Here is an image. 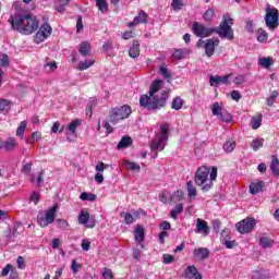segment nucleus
<instances>
[{
    "mask_svg": "<svg viewBox=\"0 0 279 279\" xmlns=\"http://www.w3.org/2000/svg\"><path fill=\"white\" fill-rule=\"evenodd\" d=\"M132 114V108L130 106L124 105L120 108H114L111 110L109 114V123L117 125L119 121H123V119H128Z\"/></svg>",
    "mask_w": 279,
    "mask_h": 279,
    "instance_id": "obj_6",
    "label": "nucleus"
},
{
    "mask_svg": "<svg viewBox=\"0 0 279 279\" xmlns=\"http://www.w3.org/2000/svg\"><path fill=\"white\" fill-rule=\"evenodd\" d=\"M172 9L175 10V12H178L179 10H182V8L184 7V3L182 2V0H172Z\"/></svg>",
    "mask_w": 279,
    "mask_h": 279,
    "instance_id": "obj_50",
    "label": "nucleus"
},
{
    "mask_svg": "<svg viewBox=\"0 0 279 279\" xmlns=\"http://www.w3.org/2000/svg\"><path fill=\"white\" fill-rule=\"evenodd\" d=\"M81 247L84 252H88V250H90V241L83 239Z\"/></svg>",
    "mask_w": 279,
    "mask_h": 279,
    "instance_id": "obj_55",
    "label": "nucleus"
},
{
    "mask_svg": "<svg viewBox=\"0 0 279 279\" xmlns=\"http://www.w3.org/2000/svg\"><path fill=\"white\" fill-rule=\"evenodd\" d=\"M101 14H108V0H95Z\"/></svg>",
    "mask_w": 279,
    "mask_h": 279,
    "instance_id": "obj_33",
    "label": "nucleus"
},
{
    "mask_svg": "<svg viewBox=\"0 0 279 279\" xmlns=\"http://www.w3.org/2000/svg\"><path fill=\"white\" fill-rule=\"evenodd\" d=\"M221 242L227 250H233V247H236V241L230 240V232L226 229L221 231Z\"/></svg>",
    "mask_w": 279,
    "mask_h": 279,
    "instance_id": "obj_13",
    "label": "nucleus"
},
{
    "mask_svg": "<svg viewBox=\"0 0 279 279\" xmlns=\"http://www.w3.org/2000/svg\"><path fill=\"white\" fill-rule=\"evenodd\" d=\"M217 181V167H206L202 166L197 169L194 182L196 186H199L201 191L204 193H208L213 186H215V182Z\"/></svg>",
    "mask_w": 279,
    "mask_h": 279,
    "instance_id": "obj_3",
    "label": "nucleus"
},
{
    "mask_svg": "<svg viewBox=\"0 0 279 279\" xmlns=\"http://www.w3.org/2000/svg\"><path fill=\"white\" fill-rule=\"evenodd\" d=\"M106 169H108V166H106V163H104V161L98 162V165L96 166V171L98 173H104V171H106Z\"/></svg>",
    "mask_w": 279,
    "mask_h": 279,
    "instance_id": "obj_54",
    "label": "nucleus"
},
{
    "mask_svg": "<svg viewBox=\"0 0 279 279\" xmlns=\"http://www.w3.org/2000/svg\"><path fill=\"white\" fill-rule=\"evenodd\" d=\"M192 31L197 38H208V36L215 34V28L206 27L203 24H199V22L193 24Z\"/></svg>",
    "mask_w": 279,
    "mask_h": 279,
    "instance_id": "obj_10",
    "label": "nucleus"
},
{
    "mask_svg": "<svg viewBox=\"0 0 279 279\" xmlns=\"http://www.w3.org/2000/svg\"><path fill=\"white\" fill-rule=\"evenodd\" d=\"M102 277L105 279H113L114 277L112 276V270L105 268L104 272H102Z\"/></svg>",
    "mask_w": 279,
    "mask_h": 279,
    "instance_id": "obj_62",
    "label": "nucleus"
},
{
    "mask_svg": "<svg viewBox=\"0 0 279 279\" xmlns=\"http://www.w3.org/2000/svg\"><path fill=\"white\" fill-rule=\"evenodd\" d=\"M215 47H219V38L207 39L205 44V53L208 58L215 53Z\"/></svg>",
    "mask_w": 279,
    "mask_h": 279,
    "instance_id": "obj_14",
    "label": "nucleus"
},
{
    "mask_svg": "<svg viewBox=\"0 0 279 279\" xmlns=\"http://www.w3.org/2000/svg\"><path fill=\"white\" fill-rule=\"evenodd\" d=\"M263 143H264L263 138L253 140L251 142V147L254 151H258L260 147H263Z\"/></svg>",
    "mask_w": 279,
    "mask_h": 279,
    "instance_id": "obj_41",
    "label": "nucleus"
},
{
    "mask_svg": "<svg viewBox=\"0 0 279 279\" xmlns=\"http://www.w3.org/2000/svg\"><path fill=\"white\" fill-rule=\"evenodd\" d=\"M78 223L81 226H86V228H95V217H90V214H88V211L82 210L78 215Z\"/></svg>",
    "mask_w": 279,
    "mask_h": 279,
    "instance_id": "obj_11",
    "label": "nucleus"
},
{
    "mask_svg": "<svg viewBox=\"0 0 279 279\" xmlns=\"http://www.w3.org/2000/svg\"><path fill=\"white\" fill-rule=\"evenodd\" d=\"M58 213V205H53L48 210H46V214H39L37 216V223L40 226V228H47V226H50V223H53L56 221V215Z\"/></svg>",
    "mask_w": 279,
    "mask_h": 279,
    "instance_id": "obj_7",
    "label": "nucleus"
},
{
    "mask_svg": "<svg viewBox=\"0 0 279 279\" xmlns=\"http://www.w3.org/2000/svg\"><path fill=\"white\" fill-rule=\"evenodd\" d=\"M10 271H12V264H8L1 271V276L5 277L8 276V274H10Z\"/></svg>",
    "mask_w": 279,
    "mask_h": 279,
    "instance_id": "obj_63",
    "label": "nucleus"
},
{
    "mask_svg": "<svg viewBox=\"0 0 279 279\" xmlns=\"http://www.w3.org/2000/svg\"><path fill=\"white\" fill-rule=\"evenodd\" d=\"M167 141H169V125L162 124L160 126V133L153 140L150 148L153 151H162L167 147Z\"/></svg>",
    "mask_w": 279,
    "mask_h": 279,
    "instance_id": "obj_5",
    "label": "nucleus"
},
{
    "mask_svg": "<svg viewBox=\"0 0 279 279\" xmlns=\"http://www.w3.org/2000/svg\"><path fill=\"white\" fill-rule=\"evenodd\" d=\"M10 66V58L7 54H3L2 58L0 59V86L2 84L1 77L3 76V70L2 68H8Z\"/></svg>",
    "mask_w": 279,
    "mask_h": 279,
    "instance_id": "obj_27",
    "label": "nucleus"
},
{
    "mask_svg": "<svg viewBox=\"0 0 279 279\" xmlns=\"http://www.w3.org/2000/svg\"><path fill=\"white\" fill-rule=\"evenodd\" d=\"M209 84H210V86H220V84H230V75L210 76L209 77Z\"/></svg>",
    "mask_w": 279,
    "mask_h": 279,
    "instance_id": "obj_16",
    "label": "nucleus"
},
{
    "mask_svg": "<svg viewBox=\"0 0 279 279\" xmlns=\"http://www.w3.org/2000/svg\"><path fill=\"white\" fill-rule=\"evenodd\" d=\"M11 27L24 36H29L40 27L38 19L34 14H15L9 19Z\"/></svg>",
    "mask_w": 279,
    "mask_h": 279,
    "instance_id": "obj_2",
    "label": "nucleus"
},
{
    "mask_svg": "<svg viewBox=\"0 0 279 279\" xmlns=\"http://www.w3.org/2000/svg\"><path fill=\"white\" fill-rule=\"evenodd\" d=\"M132 145V137L124 136L117 145V149H125V147H130Z\"/></svg>",
    "mask_w": 279,
    "mask_h": 279,
    "instance_id": "obj_30",
    "label": "nucleus"
},
{
    "mask_svg": "<svg viewBox=\"0 0 279 279\" xmlns=\"http://www.w3.org/2000/svg\"><path fill=\"white\" fill-rule=\"evenodd\" d=\"M78 53H81L83 58H86V56L90 53V43L82 41L78 46Z\"/></svg>",
    "mask_w": 279,
    "mask_h": 279,
    "instance_id": "obj_23",
    "label": "nucleus"
},
{
    "mask_svg": "<svg viewBox=\"0 0 279 279\" xmlns=\"http://www.w3.org/2000/svg\"><path fill=\"white\" fill-rule=\"evenodd\" d=\"M124 167H126V169H130V171H141V166L136 162H131L128 160L123 161Z\"/></svg>",
    "mask_w": 279,
    "mask_h": 279,
    "instance_id": "obj_37",
    "label": "nucleus"
},
{
    "mask_svg": "<svg viewBox=\"0 0 279 279\" xmlns=\"http://www.w3.org/2000/svg\"><path fill=\"white\" fill-rule=\"evenodd\" d=\"M80 123V120H73L71 123L68 124V130L72 132V134H75V130H77Z\"/></svg>",
    "mask_w": 279,
    "mask_h": 279,
    "instance_id": "obj_49",
    "label": "nucleus"
},
{
    "mask_svg": "<svg viewBox=\"0 0 279 279\" xmlns=\"http://www.w3.org/2000/svg\"><path fill=\"white\" fill-rule=\"evenodd\" d=\"M12 102L8 99L0 98V112L8 110Z\"/></svg>",
    "mask_w": 279,
    "mask_h": 279,
    "instance_id": "obj_44",
    "label": "nucleus"
},
{
    "mask_svg": "<svg viewBox=\"0 0 279 279\" xmlns=\"http://www.w3.org/2000/svg\"><path fill=\"white\" fill-rule=\"evenodd\" d=\"M189 53V49H178L174 51L173 58H175L177 60H184V58H186Z\"/></svg>",
    "mask_w": 279,
    "mask_h": 279,
    "instance_id": "obj_36",
    "label": "nucleus"
},
{
    "mask_svg": "<svg viewBox=\"0 0 279 279\" xmlns=\"http://www.w3.org/2000/svg\"><path fill=\"white\" fill-rule=\"evenodd\" d=\"M134 235H135V241L140 243V245H142L143 247V241H145V229H143V227L141 226H137L135 229Z\"/></svg>",
    "mask_w": 279,
    "mask_h": 279,
    "instance_id": "obj_22",
    "label": "nucleus"
},
{
    "mask_svg": "<svg viewBox=\"0 0 279 279\" xmlns=\"http://www.w3.org/2000/svg\"><path fill=\"white\" fill-rule=\"evenodd\" d=\"M194 256L195 258H198V260H206V258L210 256V251H208L206 247L195 248Z\"/></svg>",
    "mask_w": 279,
    "mask_h": 279,
    "instance_id": "obj_19",
    "label": "nucleus"
},
{
    "mask_svg": "<svg viewBox=\"0 0 279 279\" xmlns=\"http://www.w3.org/2000/svg\"><path fill=\"white\" fill-rule=\"evenodd\" d=\"M203 19L206 23H210V21H213V19H215V9H208L204 15Z\"/></svg>",
    "mask_w": 279,
    "mask_h": 279,
    "instance_id": "obj_42",
    "label": "nucleus"
},
{
    "mask_svg": "<svg viewBox=\"0 0 279 279\" xmlns=\"http://www.w3.org/2000/svg\"><path fill=\"white\" fill-rule=\"evenodd\" d=\"M130 58H138L141 56V49L140 45L136 43L133 44V46L129 50Z\"/></svg>",
    "mask_w": 279,
    "mask_h": 279,
    "instance_id": "obj_34",
    "label": "nucleus"
},
{
    "mask_svg": "<svg viewBox=\"0 0 279 279\" xmlns=\"http://www.w3.org/2000/svg\"><path fill=\"white\" fill-rule=\"evenodd\" d=\"M265 23H266V26L270 28L272 32L278 27L279 25L278 9L269 8V7L266 8Z\"/></svg>",
    "mask_w": 279,
    "mask_h": 279,
    "instance_id": "obj_8",
    "label": "nucleus"
},
{
    "mask_svg": "<svg viewBox=\"0 0 279 279\" xmlns=\"http://www.w3.org/2000/svg\"><path fill=\"white\" fill-rule=\"evenodd\" d=\"M259 66L263 69H269V66H274V58L271 57H264L258 59Z\"/></svg>",
    "mask_w": 279,
    "mask_h": 279,
    "instance_id": "obj_26",
    "label": "nucleus"
},
{
    "mask_svg": "<svg viewBox=\"0 0 279 279\" xmlns=\"http://www.w3.org/2000/svg\"><path fill=\"white\" fill-rule=\"evenodd\" d=\"M17 269H25V258L23 256L17 257Z\"/></svg>",
    "mask_w": 279,
    "mask_h": 279,
    "instance_id": "obj_58",
    "label": "nucleus"
},
{
    "mask_svg": "<svg viewBox=\"0 0 279 279\" xmlns=\"http://www.w3.org/2000/svg\"><path fill=\"white\" fill-rule=\"evenodd\" d=\"M51 26L49 24H44L37 32L36 39L38 40V38H41L40 40H45V38H49V36H51Z\"/></svg>",
    "mask_w": 279,
    "mask_h": 279,
    "instance_id": "obj_15",
    "label": "nucleus"
},
{
    "mask_svg": "<svg viewBox=\"0 0 279 279\" xmlns=\"http://www.w3.org/2000/svg\"><path fill=\"white\" fill-rule=\"evenodd\" d=\"M95 106H97V98H90L88 106H87V113L92 112L93 108H95Z\"/></svg>",
    "mask_w": 279,
    "mask_h": 279,
    "instance_id": "obj_56",
    "label": "nucleus"
},
{
    "mask_svg": "<svg viewBox=\"0 0 279 279\" xmlns=\"http://www.w3.org/2000/svg\"><path fill=\"white\" fill-rule=\"evenodd\" d=\"M235 147H236V142L227 141L223 145V150L230 154V153L234 151Z\"/></svg>",
    "mask_w": 279,
    "mask_h": 279,
    "instance_id": "obj_40",
    "label": "nucleus"
},
{
    "mask_svg": "<svg viewBox=\"0 0 279 279\" xmlns=\"http://www.w3.org/2000/svg\"><path fill=\"white\" fill-rule=\"evenodd\" d=\"M267 38H269V35L267 34V32H265V29H263V28H259L257 31L258 43H267Z\"/></svg>",
    "mask_w": 279,
    "mask_h": 279,
    "instance_id": "obj_39",
    "label": "nucleus"
},
{
    "mask_svg": "<svg viewBox=\"0 0 279 279\" xmlns=\"http://www.w3.org/2000/svg\"><path fill=\"white\" fill-rule=\"evenodd\" d=\"M182 106H184V100L180 97H174L171 104L172 110H182Z\"/></svg>",
    "mask_w": 279,
    "mask_h": 279,
    "instance_id": "obj_35",
    "label": "nucleus"
},
{
    "mask_svg": "<svg viewBox=\"0 0 279 279\" xmlns=\"http://www.w3.org/2000/svg\"><path fill=\"white\" fill-rule=\"evenodd\" d=\"M141 256H143V251L140 248H133V258H135V260H140Z\"/></svg>",
    "mask_w": 279,
    "mask_h": 279,
    "instance_id": "obj_59",
    "label": "nucleus"
},
{
    "mask_svg": "<svg viewBox=\"0 0 279 279\" xmlns=\"http://www.w3.org/2000/svg\"><path fill=\"white\" fill-rule=\"evenodd\" d=\"M173 260H174L173 255H170V254H165L163 255L165 265H171V263H173Z\"/></svg>",
    "mask_w": 279,
    "mask_h": 279,
    "instance_id": "obj_57",
    "label": "nucleus"
},
{
    "mask_svg": "<svg viewBox=\"0 0 279 279\" xmlns=\"http://www.w3.org/2000/svg\"><path fill=\"white\" fill-rule=\"evenodd\" d=\"M218 119H220V121H223L225 123H230L232 121V114L227 111H222Z\"/></svg>",
    "mask_w": 279,
    "mask_h": 279,
    "instance_id": "obj_48",
    "label": "nucleus"
},
{
    "mask_svg": "<svg viewBox=\"0 0 279 279\" xmlns=\"http://www.w3.org/2000/svg\"><path fill=\"white\" fill-rule=\"evenodd\" d=\"M32 172V163H24L22 167V173H31Z\"/></svg>",
    "mask_w": 279,
    "mask_h": 279,
    "instance_id": "obj_64",
    "label": "nucleus"
},
{
    "mask_svg": "<svg viewBox=\"0 0 279 279\" xmlns=\"http://www.w3.org/2000/svg\"><path fill=\"white\" fill-rule=\"evenodd\" d=\"M80 199H82L83 202H95V199H97V195L83 192L80 196Z\"/></svg>",
    "mask_w": 279,
    "mask_h": 279,
    "instance_id": "obj_38",
    "label": "nucleus"
},
{
    "mask_svg": "<svg viewBox=\"0 0 279 279\" xmlns=\"http://www.w3.org/2000/svg\"><path fill=\"white\" fill-rule=\"evenodd\" d=\"M223 102H214L211 105V114H214V117H220V114L223 113Z\"/></svg>",
    "mask_w": 279,
    "mask_h": 279,
    "instance_id": "obj_24",
    "label": "nucleus"
},
{
    "mask_svg": "<svg viewBox=\"0 0 279 279\" xmlns=\"http://www.w3.org/2000/svg\"><path fill=\"white\" fill-rule=\"evenodd\" d=\"M27 130V121H22L16 130V136H23Z\"/></svg>",
    "mask_w": 279,
    "mask_h": 279,
    "instance_id": "obj_47",
    "label": "nucleus"
},
{
    "mask_svg": "<svg viewBox=\"0 0 279 279\" xmlns=\"http://www.w3.org/2000/svg\"><path fill=\"white\" fill-rule=\"evenodd\" d=\"M51 132L53 134H56L58 132L62 133V132H64V126L60 128V122H54L52 128H51Z\"/></svg>",
    "mask_w": 279,
    "mask_h": 279,
    "instance_id": "obj_51",
    "label": "nucleus"
},
{
    "mask_svg": "<svg viewBox=\"0 0 279 279\" xmlns=\"http://www.w3.org/2000/svg\"><path fill=\"white\" fill-rule=\"evenodd\" d=\"M263 189H265V181L253 182L248 186L251 195H256L263 192Z\"/></svg>",
    "mask_w": 279,
    "mask_h": 279,
    "instance_id": "obj_18",
    "label": "nucleus"
},
{
    "mask_svg": "<svg viewBox=\"0 0 279 279\" xmlns=\"http://www.w3.org/2000/svg\"><path fill=\"white\" fill-rule=\"evenodd\" d=\"M234 84L236 85H241V84H244L245 83V75L241 74V75H238L235 78H234Z\"/></svg>",
    "mask_w": 279,
    "mask_h": 279,
    "instance_id": "obj_61",
    "label": "nucleus"
},
{
    "mask_svg": "<svg viewBox=\"0 0 279 279\" xmlns=\"http://www.w3.org/2000/svg\"><path fill=\"white\" fill-rule=\"evenodd\" d=\"M232 25L234 22L230 15H223L222 22L217 28H214L216 34L221 38H227V40H234V31H232Z\"/></svg>",
    "mask_w": 279,
    "mask_h": 279,
    "instance_id": "obj_4",
    "label": "nucleus"
},
{
    "mask_svg": "<svg viewBox=\"0 0 279 279\" xmlns=\"http://www.w3.org/2000/svg\"><path fill=\"white\" fill-rule=\"evenodd\" d=\"M195 232L203 234V236H208V234H210V228L208 227V222L198 218L196 220Z\"/></svg>",
    "mask_w": 279,
    "mask_h": 279,
    "instance_id": "obj_12",
    "label": "nucleus"
},
{
    "mask_svg": "<svg viewBox=\"0 0 279 279\" xmlns=\"http://www.w3.org/2000/svg\"><path fill=\"white\" fill-rule=\"evenodd\" d=\"M256 220L254 218H246L235 225V228L240 234H247L254 230Z\"/></svg>",
    "mask_w": 279,
    "mask_h": 279,
    "instance_id": "obj_9",
    "label": "nucleus"
},
{
    "mask_svg": "<svg viewBox=\"0 0 279 279\" xmlns=\"http://www.w3.org/2000/svg\"><path fill=\"white\" fill-rule=\"evenodd\" d=\"M120 217L124 218V222L126 223V226H132V223H134L135 221L134 216H132V214L122 213Z\"/></svg>",
    "mask_w": 279,
    "mask_h": 279,
    "instance_id": "obj_45",
    "label": "nucleus"
},
{
    "mask_svg": "<svg viewBox=\"0 0 279 279\" xmlns=\"http://www.w3.org/2000/svg\"><path fill=\"white\" fill-rule=\"evenodd\" d=\"M58 228H61V230H66L69 228V222L64 219H57Z\"/></svg>",
    "mask_w": 279,
    "mask_h": 279,
    "instance_id": "obj_53",
    "label": "nucleus"
},
{
    "mask_svg": "<svg viewBox=\"0 0 279 279\" xmlns=\"http://www.w3.org/2000/svg\"><path fill=\"white\" fill-rule=\"evenodd\" d=\"M181 213H184V205L182 203H179L175 205V207L170 211V217L172 219H178V216L181 215Z\"/></svg>",
    "mask_w": 279,
    "mask_h": 279,
    "instance_id": "obj_29",
    "label": "nucleus"
},
{
    "mask_svg": "<svg viewBox=\"0 0 279 279\" xmlns=\"http://www.w3.org/2000/svg\"><path fill=\"white\" fill-rule=\"evenodd\" d=\"M185 278L186 279H202V274H199L197 271V267H195L194 265L192 266H189L186 269H185Z\"/></svg>",
    "mask_w": 279,
    "mask_h": 279,
    "instance_id": "obj_17",
    "label": "nucleus"
},
{
    "mask_svg": "<svg viewBox=\"0 0 279 279\" xmlns=\"http://www.w3.org/2000/svg\"><path fill=\"white\" fill-rule=\"evenodd\" d=\"M2 147H4L5 151H14L19 144L15 138L9 137L4 143H2Z\"/></svg>",
    "mask_w": 279,
    "mask_h": 279,
    "instance_id": "obj_21",
    "label": "nucleus"
},
{
    "mask_svg": "<svg viewBox=\"0 0 279 279\" xmlns=\"http://www.w3.org/2000/svg\"><path fill=\"white\" fill-rule=\"evenodd\" d=\"M252 130H258L263 125V114L254 116L251 119Z\"/></svg>",
    "mask_w": 279,
    "mask_h": 279,
    "instance_id": "obj_28",
    "label": "nucleus"
},
{
    "mask_svg": "<svg viewBox=\"0 0 279 279\" xmlns=\"http://www.w3.org/2000/svg\"><path fill=\"white\" fill-rule=\"evenodd\" d=\"M259 245L262 247H271L274 245V240L269 238H260Z\"/></svg>",
    "mask_w": 279,
    "mask_h": 279,
    "instance_id": "obj_43",
    "label": "nucleus"
},
{
    "mask_svg": "<svg viewBox=\"0 0 279 279\" xmlns=\"http://www.w3.org/2000/svg\"><path fill=\"white\" fill-rule=\"evenodd\" d=\"M241 93L239 90H232L231 92V99H233V101H239L241 99Z\"/></svg>",
    "mask_w": 279,
    "mask_h": 279,
    "instance_id": "obj_60",
    "label": "nucleus"
},
{
    "mask_svg": "<svg viewBox=\"0 0 279 279\" xmlns=\"http://www.w3.org/2000/svg\"><path fill=\"white\" fill-rule=\"evenodd\" d=\"M187 195L191 199L197 197V187L194 186L192 181L186 183Z\"/></svg>",
    "mask_w": 279,
    "mask_h": 279,
    "instance_id": "obj_31",
    "label": "nucleus"
},
{
    "mask_svg": "<svg viewBox=\"0 0 279 279\" xmlns=\"http://www.w3.org/2000/svg\"><path fill=\"white\" fill-rule=\"evenodd\" d=\"M162 86V81H155L149 88V96L142 95L140 98L141 108L149 110L150 112H156L167 106V99H169V93L163 90L161 95H156L160 87Z\"/></svg>",
    "mask_w": 279,
    "mask_h": 279,
    "instance_id": "obj_1",
    "label": "nucleus"
},
{
    "mask_svg": "<svg viewBox=\"0 0 279 279\" xmlns=\"http://www.w3.org/2000/svg\"><path fill=\"white\" fill-rule=\"evenodd\" d=\"M95 64L94 59H85L84 61H81L77 65V71H86L87 69H90Z\"/></svg>",
    "mask_w": 279,
    "mask_h": 279,
    "instance_id": "obj_25",
    "label": "nucleus"
},
{
    "mask_svg": "<svg viewBox=\"0 0 279 279\" xmlns=\"http://www.w3.org/2000/svg\"><path fill=\"white\" fill-rule=\"evenodd\" d=\"M141 23H147V13L141 11L137 16L129 24V27H134V25H141Z\"/></svg>",
    "mask_w": 279,
    "mask_h": 279,
    "instance_id": "obj_20",
    "label": "nucleus"
},
{
    "mask_svg": "<svg viewBox=\"0 0 279 279\" xmlns=\"http://www.w3.org/2000/svg\"><path fill=\"white\" fill-rule=\"evenodd\" d=\"M270 170L272 171L274 175H279V160H278V156L276 155H272Z\"/></svg>",
    "mask_w": 279,
    "mask_h": 279,
    "instance_id": "obj_32",
    "label": "nucleus"
},
{
    "mask_svg": "<svg viewBox=\"0 0 279 279\" xmlns=\"http://www.w3.org/2000/svg\"><path fill=\"white\" fill-rule=\"evenodd\" d=\"M184 197V192L182 191H177L174 193V195L171 197V201H174V202H181V199H183Z\"/></svg>",
    "mask_w": 279,
    "mask_h": 279,
    "instance_id": "obj_52",
    "label": "nucleus"
},
{
    "mask_svg": "<svg viewBox=\"0 0 279 279\" xmlns=\"http://www.w3.org/2000/svg\"><path fill=\"white\" fill-rule=\"evenodd\" d=\"M159 73L160 75H162V77H165V80H171V72L169 71V69H167V66L161 65L159 68Z\"/></svg>",
    "mask_w": 279,
    "mask_h": 279,
    "instance_id": "obj_46",
    "label": "nucleus"
}]
</instances>
